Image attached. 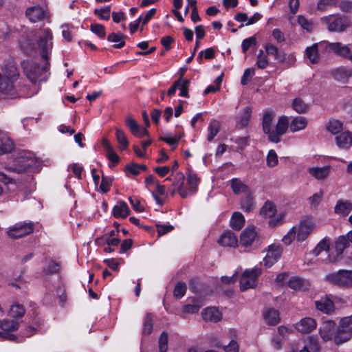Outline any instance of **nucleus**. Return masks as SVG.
<instances>
[{
	"label": "nucleus",
	"mask_w": 352,
	"mask_h": 352,
	"mask_svg": "<svg viewBox=\"0 0 352 352\" xmlns=\"http://www.w3.org/2000/svg\"><path fill=\"white\" fill-rule=\"evenodd\" d=\"M296 228H292L289 232L283 236L282 241L285 245H289L294 239H296Z\"/></svg>",
	"instance_id": "obj_59"
},
{
	"label": "nucleus",
	"mask_w": 352,
	"mask_h": 352,
	"mask_svg": "<svg viewBox=\"0 0 352 352\" xmlns=\"http://www.w3.org/2000/svg\"><path fill=\"white\" fill-rule=\"evenodd\" d=\"M126 124L129 128L133 135L138 138H142L148 134L145 129H141L138 122L131 116H128L126 119Z\"/></svg>",
	"instance_id": "obj_23"
},
{
	"label": "nucleus",
	"mask_w": 352,
	"mask_h": 352,
	"mask_svg": "<svg viewBox=\"0 0 352 352\" xmlns=\"http://www.w3.org/2000/svg\"><path fill=\"white\" fill-rule=\"evenodd\" d=\"M261 274V271L258 268L245 270L240 280L241 291L254 288L257 284V278Z\"/></svg>",
	"instance_id": "obj_5"
},
{
	"label": "nucleus",
	"mask_w": 352,
	"mask_h": 352,
	"mask_svg": "<svg viewBox=\"0 0 352 352\" xmlns=\"http://www.w3.org/2000/svg\"><path fill=\"white\" fill-rule=\"evenodd\" d=\"M25 16L32 23L42 21L46 18V10L40 6H33L28 8Z\"/></svg>",
	"instance_id": "obj_14"
},
{
	"label": "nucleus",
	"mask_w": 352,
	"mask_h": 352,
	"mask_svg": "<svg viewBox=\"0 0 352 352\" xmlns=\"http://www.w3.org/2000/svg\"><path fill=\"white\" fill-rule=\"evenodd\" d=\"M305 55L311 64L318 63L320 60L318 44L314 43L311 46L307 47L305 50Z\"/></svg>",
	"instance_id": "obj_35"
},
{
	"label": "nucleus",
	"mask_w": 352,
	"mask_h": 352,
	"mask_svg": "<svg viewBox=\"0 0 352 352\" xmlns=\"http://www.w3.org/2000/svg\"><path fill=\"white\" fill-rule=\"evenodd\" d=\"M289 127V123L287 117L281 116L276 124L275 131L270 135V141L278 143L280 140V136L285 133L287 129Z\"/></svg>",
	"instance_id": "obj_11"
},
{
	"label": "nucleus",
	"mask_w": 352,
	"mask_h": 352,
	"mask_svg": "<svg viewBox=\"0 0 352 352\" xmlns=\"http://www.w3.org/2000/svg\"><path fill=\"white\" fill-rule=\"evenodd\" d=\"M203 319L206 322H217L222 319L221 312L214 307H209L201 312Z\"/></svg>",
	"instance_id": "obj_19"
},
{
	"label": "nucleus",
	"mask_w": 352,
	"mask_h": 352,
	"mask_svg": "<svg viewBox=\"0 0 352 352\" xmlns=\"http://www.w3.org/2000/svg\"><path fill=\"white\" fill-rule=\"evenodd\" d=\"M338 146L342 149H348L352 145V133L344 132L336 137Z\"/></svg>",
	"instance_id": "obj_27"
},
{
	"label": "nucleus",
	"mask_w": 352,
	"mask_h": 352,
	"mask_svg": "<svg viewBox=\"0 0 352 352\" xmlns=\"http://www.w3.org/2000/svg\"><path fill=\"white\" fill-rule=\"evenodd\" d=\"M283 248L280 245L272 244L268 247L267 252L263 258L265 266L270 267L280 258Z\"/></svg>",
	"instance_id": "obj_9"
},
{
	"label": "nucleus",
	"mask_w": 352,
	"mask_h": 352,
	"mask_svg": "<svg viewBox=\"0 0 352 352\" xmlns=\"http://www.w3.org/2000/svg\"><path fill=\"white\" fill-rule=\"evenodd\" d=\"M278 162V156L274 150H270L267 155V165L269 167H274Z\"/></svg>",
	"instance_id": "obj_60"
},
{
	"label": "nucleus",
	"mask_w": 352,
	"mask_h": 352,
	"mask_svg": "<svg viewBox=\"0 0 352 352\" xmlns=\"http://www.w3.org/2000/svg\"><path fill=\"white\" fill-rule=\"evenodd\" d=\"M245 223V218L242 213L239 212H234L230 219L231 227L236 230H239Z\"/></svg>",
	"instance_id": "obj_39"
},
{
	"label": "nucleus",
	"mask_w": 352,
	"mask_h": 352,
	"mask_svg": "<svg viewBox=\"0 0 352 352\" xmlns=\"http://www.w3.org/2000/svg\"><path fill=\"white\" fill-rule=\"evenodd\" d=\"M19 324L14 320H0V327L3 331H14L18 329Z\"/></svg>",
	"instance_id": "obj_50"
},
{
	"label": "nucleus",
	"mask_w": 352,
	"mask_h": 352,
	"mask_svg": "<svg viewBox=\"0 0 352 352\" xmlns=\"http://www.w3.org/2000/svg\"><path fill=\"white\" fill-rule=\"evenodd\" d=\"M331 166L311 167L308 168L309 173L316 179H324L330 173Z\"/></svg>",
	"instance_id": "obj_26"
},
{
	"label": "nucleus",
	"mask_w": 352,
	"mask_h": 352,
	"mask_svg": "<svg viewBox=\"0 0 352 352\" xmlns=\"http://www.w3.org/2000/svg\"><path fill=\"white\" fill-rule=\"evenodd\" d=\"M199 182L200 179L197 177V175L192 171H189L187 176V197L194 195L197 191Z\"/></svg>",
	"instance_id": "obj_22"
},
{
	"label": "nucleus",
	"mask_w": 352,
	"mask_h": 352,
	"mask_svg": "<svg viewBox=\"0 0 352 352\" xmlns=\"http://www.w3.org/2000/svg\"><path fill=\"white\" fill-rule=\"evenodd\" d=\"M52 34L49 29L40 30L36 33V43L42 58L47 61L52 49Z\"/></svg>",
	"instance_id": "obj_2"
},
{
	"label": "nucleus",
	"mask_w": 352,
	"mask_h": 352,
	"mask_svg": "<svg viewBox=\"0 0 352 352\" xmlns=\"http://www.w3.org/2000/svg\"><path fill=\"white\" fill-rule=\"evenodd\" d=\"M254 74H255V72H254V68L250 67V68L246 69L243 73V76H242L241 83L243 85H247L249 82V81L250 80V79L253 77Z\"/></svg>",
	"instance_id": "obj_61"
},
{
	"label": "nucleus",
	"mask_w": 352,
	"mask_h": 352,
	"mask_svg": "<svg viewBox=\"0 0 352 352\" xmlns=\"http://www.w3.org/2000/svg\"><path fill=\"white\" fill-rule=\"evenodd\" d=\"M323 192L320 190L309 198V201L311 208H316L321 202Z\"/></svg>",
	"instance_id": "obj_56"
},
{
	"label": "nucleus",
	"mask_w": 352,
	"mask_h": 352,
	"mask_svg": "<svg viewBox=\"0 0 352 352\" xmlns=\"http://www.w3.org/2000/svg\"><path fill=\"white\" fill-rule=\"evenodd\" d=\"M264 320L269 325H276L280 322L279 313L274 309H270L264 313Z\"/></svg>",
	"instance_id": "obj_37"
},
{
	"label": "nucleus",
	"mask_w": 352,
	"mask_h": 352,
	"mask_svg": "<svg viewBox=\"0 0 352 352\" xmlns=\"http://www.w3.org/2000/svg\"><path fill=\"white\" fill-rule=\"evenodd\" d=\"M91 30L98 35L100 38H104L105 36V29L104 25L100 24H92L91 25Z\"/></svg>",
	"instance_id": "obj_63"
},
{
	"label": "nucleus",
	"mask_w": 352,
	"mask_h": 352,
	"mask_svg": "<svg viewBox=\"0 0 352 352\" xmlns=\"http://www.w3.org/2000/svg\"><path fill=\"white\" fill-rule=\"evenodd\" d=\"M153 326V315L148 313L144 319L142 333L144 335L150 334L152 332Z\"/></svg>",
	"instance_id": "obj_47"
},
{
	"label": "nucleus",
	"mask_w": 352,
	"mask_h": 352,
	"mask_svg": "<svg viewBox=\"0 0 352 352\" xmlns=\"http://www.w3.org/2000/svg\"><path fill=\"white\" fill-rule=\"evenodd\" d=\"M308 121L305 117L298 116L294 118L289 123V130L295 133L305 129L307 127Z\"/></svg>",
	"instance_id": "obj_34"
},
{
	"label": "nucleus",
	"mask_w": 352,
	"mask_h": 352,
	"mask_svg": "<svg viewBox=\"0 0 352 352\" xmlns=\"http://www.w3.org/2000/svg\"><path fill=\"white\" fill-rule=\"evenodd\" d=\"M351 329L344 328L340 325L336 328L333 341L336 344H340L351 340Z\"/></svg>",
	"instance_id": "obj_21"
},
{
	"label": "nucleus",
	"mask_w": 352,
	"mask_h": 352,
	"mask_svg": "<svg viewBox=\"0 0 352 352\" xmlns=\"http://www.w3.org/2000/svg\"><path fill=\"white\" fill-rule=\"evenodd\" d=\"M287 284L291 289L296 291H301L305 288V280L296 276L291 278Z\"/></svg>",
	"instance_id": "obj_46"
},
{
	"label": "nucleus",
	"mask_w": 352,
	"mask_h": 352,
	"mask_svg": "<svg viewBox=\"0 0 352 352\" xmlns=\"http://www.w3.org/2000/svg\"><path fill=\"white\" fill-rule=\"evenodd\" d=\"M325 50L328 52H333L338 56L352 58V53L349 46L343 45L340 42L327 43Z\"/></svg>",
	"instance_id": "obj_8"
},
{
	"label": "nucleus",
	"mask_w": 352,
	"mask_h": 352,
	"mask_svg": "<svg viewBox=\"0 0 352 352\" xmlns=\"http://www.w3.org/2000/svg\"><path fill=\"white\" fill-rule=\"evenodd\" d=\"M274 113L267 111L264 113L262 121V127L263 132L268 135L270 140V135L272 133V126L274 118Z\"/></svg>",
	"instance_id": "obj_29"
},
{
	"label": "nucleus",
	"mask_w": 352,
	"mask_h": 352,
	"mask_svg": "<svg viewBox=\"0 0 352 352\" xmlns=\"http://www.w3.org/2000/svg\"><path fill=\"white\" fill-rule=\"evenodd\" d=\"M276 212V208L275 205L270 201L265 202L260 210L261 215L266 218L274 217Z\"/></svg>",
	"instance_id": "obj_41"
},
{
	"label": "nucleus",
	"mask_w": 352,
	"mask_h": 352,
	"mask_svg": "<svg viewBox=\"0 0 352 352\" xmlns=\"http://www.w3.org/2000/svg\"><path fill=\"white\" fill-rule=\"evenodd\" d=\"M316 327V320L310 317L304 318L296 324V329L297 331L302 333H309L315 329Z\"/></svg>",
	"instance_id": "obj_20"
},
{
	"label": "nucleus",
	"mask_w": 352,
	"mask_h": 352,
	"mask_svg": "<svg viewBox=\"0 0 352 352\" xmlns=\"http://www.w3.org/2000/svg\"><path fill=\"white\" fill-rule=\"evenodd\" d=\"M342 129V123L337 120H330L327 130L333 134L338 133Z\"/></svg>",
	"instance_id": "obj_54"
},
{
	"label": "nucleus",
	"mask_w": 352,
	"mask_h": 352,
	"mask_svg": "<svg viewBox=\"0 0 352 352\" xmlns=\"http://www.w3.org/2000/svg\"><path fill=\"white\" fill-rule=\"evenodd\" d=\"M265 50L268 55H272L275 56V58L279 62H283L285 59V55L282 53H279L278 48L272 43H267L265 45Z\"/></svg>",
	"instance_id": "obj_40"
},
{
	"label": "nucleus",
	"mask_w": 352,
	"mask_h": 352,
	"mask_svg": "<svg viewBox=\"0 0 352 352\" xmlns=\"http://www.w3.org/2000/svg\"><path fill=\"white\" fill-rule=\"evenodd\" d=\"M256 43V38L254 36H250L248 38H245L241 44V48L243 52L245 53L251 45H255Z\"/></svg>",
	"instance_id": "obj_64"
},
{
	"label": "nucleus",
	"mask_w": 352,
	"mask_h": 352,
	"mask_svg": "<svg viewBox=\"0 0 352 352\" xmlns=\"http://www.w3.org/2000/svg\"><path fill=\"white\" fill-rule=\"evenodd\" d=\"M34 230L32 223L16 224L8 230V235L12 239H18L28 235Z\"/></svg>",
	"instance_id": "obj_12"
},
{
	"label": "nucleus",
	"mask_w": 352,
	"mask_h": 352,
	"mask_svg": "<svg viewBox=\"0 0 352 352\" xmlns=\"http://www.w3.org/2000/svg\"><path fill=\"white\" fill-rule=\"evenodd\" d=\"M231 188L235 194L240 193H248L249 189L247 185H245L241 179L238 178H234L231 179Z\"/></svg>",
	"instance_id": "obj_38"
},
{
	"label": "nucleus",
	"mask_w": 352,
	"mask_h": 352,
	"mask_svg": "<svg viewBox=\"0 0 352 352\" xmlns=\"http://www.w3.org/2000/svg\"><path fill=\"white\" fill-rule=\"evenodd\" d=\"M296 228V240L299 242L305 241L315 228V223L311 218L305 217L300 220Z\"/></svg>",
	"instance_id": "obj_6"
},
{
	"label": "nucleus",
	"mask_w": 352,
	"mask_h": 352,
	"mask_svg": "<svg viewBox=\"0 0 352 352\" xmlns=\"http://www.w3.org/2000/svg\"><path fill=\"white\" fill-rule=\"evenodd\" d=\"M255 207L254 197L250 192L247 193L241 201V208L246 212H252Z\"/></svg>",
	"instance_id": "obj_36"
},
{
	"label": "nucleus",
	"mask_w": 352,
	"mask_h": 352,
	"mask_svg": "<svg viewBox=\"0 0 352 352\" xmlns=\"http://www.w3.org/2000/svg\"><path fill=\"white\" fill-rule=\"evenodd\" d=\"M160 352H166L168 350V334L162 332L159 338Z\"/></svg>",
	"instance_id": "obj_57"
},
{
	"label": "nucleus",
	"mask_w": 352,
	"mask_h": 352,
	"mask_svg": "<svg viewBox=\"0 0 352 352\" xmlns=\"http://www.w3.org/2000/svg\"><path fill=\"white\" fill-rule=\"evenodd\" d=\"M184 175L181 172L177 173L173 182V186L174 187V189L172 192V195H174V193L177 191L182 198L187 197L186 187L184 186Z\"/></svg>",
	"instance_id": "obj_18"
},
{
	"label": "nucleus",
	"mask_w": 352,
	"mask_h": 352,
	"mask_svg": "<svg viewBox=\"0 0 352 352\" xmlns=\"http://www.w3.org/2000/svg\"><path fill=\"white\" fill-rule=\"evenodd\" d=\"M129 214V208L124 201H120L113 207V214L115 218H126Z\"/></svg>",
	"instance_id": "obj_32"
},
{
	"label": "nucleus",
	"mask_w": 352,
	"mask_h": 352,
	"mask_svg": "<svg viewBox=\"0 0 352 352\" xmlns=\"http://www.w3.org/2000/svg\"><path fill=\"white\" fill-rule=\"evenodd\" d=\"M126 36L122 33H111L110 34L107 39L110 42L116 43L114 47L116 48H122L125 45Z\"/></svg>",
	"instance_id": "obj_42"
},
{
	"label": "nucleus",
	"mask_w": 352,
	"mask_h": 352,
	"mask_svg": "<svg viewBox=\"0 0 352 352\" xmlns=\"http://www.w3.org/2000/svg\"><path fill=\"white\" fill-rule=\"evenodd\" d=\"M60 270V265L58 263H56L55 261H51L46 269L45 270V272L47 274H56L58 273Z\"/></svg>",
	"instance_id": "obj_62"
},
{
	"label": "nucleus",
	"mask_w": 352,
	"mask_h": 352,
	"mask_svg": "<svg viewBox=\"0 0 352 352\" xmlns=\"http://www.w3.org/2000/svg\"><path fill=\"white\" fill-rule=\"evenodd\" d=\"M1 169L2 168L0 166V181L6 186V191L8 192H13L16 191L18 188L16 182L5 174Z\"/></svg>",
	"instance_id": "obj_31"
},
{
	"label": "nucleus",
	"mask_w": 352,
	"mask_h": 352,
	"mask_svg": "<svg viewBox=\"0 0 352 352\" xmlns=\"http://www.w3.org/2000/svg\"><path fill=\"white\" fill-rule=\"evenodd\" d=\"M25 314V308L23 305L19 304L13 305L10 309L9 314L12 318H20Z\"/></svg>",
	"instance_id": "obj_53"
},
{
	"label": "nucleus",
	"mask_w": 352,
	"mask_h": 352,
	"mask_svg": "<svg viewBox=\"0 0 352 352\" xmlns=\"http://www.w3.org/2000/svg\"><path fill=\"white\" fill-rule=\"evenodd\" d=\"M314 303L317 310L324 314H331L335 309L333 302L328 296L320 297L318 300H316Z\"/></svg>",
	"instance_id": "obj_16"
},
{
	"label": "nucleus",
	"mask_w": 352,
	"mask_h": 352,
	"mask_svg": "<svg viewBox=\"0 0 352 352\" xmlns=\"http://www.w3.org/2000/svg\"><path fill=\"white\" fill-rule=\"evenodd\" d=\"M220 131V124L217 120H212L208 127L207 140L211 142Z\"/></svg>",
	"instance_id": "obj_44"
},
{
	"label": "nucleus",
	"mask_w": 352,
	"mask_h": 352,
	"mask_svg": "<svg viewBox=\"0 0 352 352\" xmlns=\"http://www.w3.org/2000/svg\"><path fill=\"white\" fill-rule=\"evenodd\" d=\"M298 23L302 29L307 30L308 32H311L314 29V25L313 22L304 16H298Z\"/></svg>",
	"instance_id": "obj_51"
},
{
	"label": "nucleus",
	"mask_w": 352,
	"mask_h": 352,
	"mask_svg": "<svg viewBox=\"0 0 352 352\" xmlns=\"http://www.w3.org/2000/svg\"><path fill=\"white\" fill-rule=\"evenodd\" d=\"M186 292V285L184 283H177L174 289V296L177 298H182Z\"/></svg>",
	"instance_id": "obj_58"
},
{
	"label": "nucleus",
	"mask_w": 352,
	"mask_h": 352,
	"mask_svg": "<svg viewBox=\"0 0 352 352\" xmlns=\"http://www.w3.org/2000/svg\"><path fill=\"white\" fill-rule=\"evenodd\" d=\"M116 136L119 144V148L121 150H125L129 146V141L123 130L120 129H116Z\"/></svg>",
	"instance_id": "obj_45"
},
{
	"label": "nucleus",
	"mask_w": 352,
	"mask_h": 352,
	"mask_svg": "<svg viewBox=\"0 0 352 352\" xmlns=\"http://www.w3.org/2000/svg\"><path fill=\"white\" fill-rule=\"evenodd\" d=\"M37 161L32 153H24L16 160L14 166L5 167L6 170L21 173L36 166Z\"/></svg>",
	"instance_id": "obj_4"
},
{
	"label": "nucleus",
	"mask_w": 352,
	"mask_h": 352,
	"mask_svg": "<svg viewBox=\"0 0 352 352\" xmlns=\"http://www.w3.org/2000/svg\"><path fill=\"white\" fill-rule=\"evenodd\" d=\"M21 66L27 77L32 82L40 80V77L45 70V67H40L37 63L32 60H23Z\"/></svg>",
	"instance_id": "obj_7"
},
{
	"label": "nucleus",
	"mask_w": 352,
	"mask_h": 352,
	"mask_svg": "<svg viewBox=\"0 0 352 352\" xmlns=\"http://www.w3.org/2000/svg\"><path fill=\"white\" fill-rule=\"evenodd\" d=\"M349 245L350 242L346 234L340 236L336 241V250L338 254H342Z\"/></svg>",
	"instance_id": "obj_43"
},
{
	"label": "nucleus",
	"mask_w": 352,
	"mask_h": 352,
	"mask_svg": "<svg viewBox=\"0 0 352 352\" xmlns=\"http://www.w3.org/2000/svg\"><path fill=\"white\" fill-rule=\"evenodd\" d=\"M338 0H319L317 3V10L320 11H325L329 7L336 6Z\"/></svg>",
	"instance_id": "obj_52"
},
{
	"label": "nucleus",
	"mask_w": 352,
	"mask_h": 352,
	"mask_svg": "<svg viewBox=\"0 0 352 352\" xmlns=\"http://www.w3.org/2000/svg\"><path fill=\"white\" fill-rule=\"evenodd\" d=\"M257 232L254 226L246 228L241 234L240 244L243 247H248L257 240Z\"/></svg>",
	"instance_id": "obj_15"
},
{
	"label": "nucleus",
	"mask_w": 352,
	"mask_h": 352,
	"mask_svg": "<svg viewBox=\"0 0 352 352\" xmlns=\"http://www.w3.org/2000/svg\"><path fill=\"white\" fill-rule=\"evenodd\" d=\"M351 210L352 203L348 200H338L334 208L335 213L342 217L347 216Z\"/></svg>",
	"instance_id": "obj_24"
},
{
	"label": "nucleus",
	"mask_w": 352,
	"mask_h": 352,
	"mask_svg": "<svg viewBox=\"0 0 352 352\" xmlns=\"http://www.w3.org/2000/svg\"><path fill=\"white\" fill-rule=\"evenodd\" d=\"M292 108L299 113H303L308 111L309 106L300 98H296L292 102Z\"/></svg>",
	"instance_id": "obj_48"
},
{
	"label": "nucleus",
	"mask_w": 352,
	"mask_h": 352,
	"mask_svg": "<svg viewBox=\"0 0 352 352\" xmlns=\"http://www.w3.org/2000/svg\"><path fill=\"white\" fill-rule=\"evenodd\" d=\"M320 349L318 338L309 336L305 340V345L300 352H319Z\"/></svg>",
	"instance_id": "obj_28"
},
{
	"label": "nucleus",
	"mask_w": 352,
	"mask_h": 352,
	"mask_svg": "<svg viewBox=\"0 0 352 352\" xmlns=\"http://www.w3.org/2000/svg\"><path fill=\"white\" fill-rule=\"evenodd\" d=\"M325 280L331 284L342 287H352V270H339L325 276Z\"/></svg>",
	"instance_id": "obj_3"
},
{
	"label": "nucleus",
	"mask_w": 352,
	"mask_h": 352,
	"mask_svg": "<svg viewBox=\"0 0 352 352\" xmlns=\"http://www.w3.org/2000/svg\"><path fill=\"white\" fill-rule=\"evenodd\" d=\"M336 328V324L332 320H327L322 323L319 328V334L323 341L333 340Z\"/></svg>",
	"instance_id": "obj_13"
},
{
	"label": "nucleus",
	"mask_w": 352,
	"mask_h": 352,
	"mask_svg": "<svg viewBox=\"0 0 352 352\" xmlns=\"http://www.w3.org/2000/svg\"><path fill=\"white\" fill-rule=\"evenodd\" d=\"M237 243L236 236L231 232H225L219 240V243L224 247H235Z\"/></svg>",
	"instance_id": "obj_33"
},
{
	"label": "nucleus",
	"mask_w": 352,
	"mask_h": 352,
	"mask_svg": "<svg viewBox=\"0 0 352 352\" xmlns=\"http://www.w3.org/2000/svg\"><path fill=\"white\" fill-rule=\"evenodd\" d=\"M252 109L249 107L243 108L239 113L236 126L239 128L247 126L252 117Z\"/></svg>",
	"instance_id": "obj_25"
},
{
	"label": "nucleus",
	"mask_w": 352,
	"mask_h": 352,
	"mask_svg": "<svg viewBox=\"0 0 352 352\" xmlns=\"http://www.w3.org/2000/svg\"><path fill=\"white\" fill-rule=\"evenodd\" d=\"M333 16L329 15L321 18V21L327 25V29L330 32H343L347 28L346 21L340 17H335L332 20Z\"/></svg>",
	"instance_id": "obj_10"
},
{
	"label": "nucleus",
	"mask_w": 352,
	"mask_h": 352,
	"mask_svg": "<svg viewBox=\"0 0 352 352\" xmlns=\"http://www.w3.org/2000/svg\"><path fill=\"white\" fill-rule=\"evenodd\" d=\"M329 249V241L327 238L322 239L313 250V254L318 256L322 251H328Z\"/></svg>",
	"instance_id": "obj_49"
},
{
	"label": "nucleus",
	"mask_w": 352,
	"mask_h": 352,
	"mask_svg": "<svg viewBox=\"0 0 352 352\" xmlns=\"http://www.w3.org/2000/svg\"><path fill=\"white\" fill-rule=\"evenodd\" d=\"M14 144L7 134L0 131V155L12 151Z\"/></svg>",
	"instance_id": "obj_30"
},
{
	"label": "nucleus",
	"mask_w": 352,
	"mask_h": 352,
	"mask_svg": "<svg viewBox=\"0 0 352 352\" xmlns=\"http://www.w3.org/2000/svg\"><path fill=\"white\" fill-rule=\"evenodd\" d=\"M331 76L337 81L341 83H346L350 77L352 76L351 69L340 67L330 71Z\"/></svg>",
	"instance_id": "obj_17"
},
{
	"label": "nucleus",
	"mask_w": 352,
	"mask_h": 352,
	"mask_svg": "<svg viewBox=\"0 0 352 352\" xmlns=\"http://www.w3.org/2000/svg\"><path fill=\"white\" fill-rule=\"evenodd\" d=\"M111 8L110 6H105L100 9H96L94 13L98 15L101 19L108 21L110 19Z\"/></svg>",
	"instance_id": "obj_55"
},
{
	"label": "nucleus",
	"mask_w": 352,
	"mask_h": 352,
	"mask_svg": "<svg viewBox=\"0 0 352 352\" xmlns=\"http://www.w3.org/2000/svg\"><path fill=\"white\" fill-rule=\"evenodd\" d=\"M19 76V73L13 62L3 65L0 71V93L10 98L17 97L14 83Z\"/></svg>",
	"instance_id": "obj_1"
}]
</instances>
